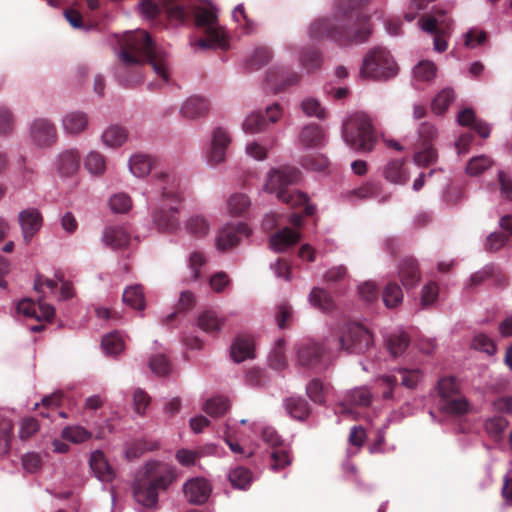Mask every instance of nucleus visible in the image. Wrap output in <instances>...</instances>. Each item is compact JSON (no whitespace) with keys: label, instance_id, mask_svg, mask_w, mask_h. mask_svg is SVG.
<instances>
[{"label":"nucleus","instance_id":"1","mask_svg":"<svg viewBox=\"0 0 512 512\" xmlns=\"http://www.w3.org/2000/svg\"><path fill=\"white\" fill-rule=\"evenodd\" d=\"M366 2L368 0H335V11L331 16L318 18L310 24V39H329L340 45L365 42L372 29L355 8Z\"/></svg>","mask_w":512,"mask_h":512},{"label":"nucleus","instance_id":"2","mask_svg":"<svg viewBox=\"0 0 512 512\" xmlns=\"http://www.w3.org/2000/svg\"><path fill=\"white\" fill-rule=\"evenodd\" d=\"M143 196L151 209L152 223L156 229L176 232L180 227L176 214L185 198L180 177L166 170L155 172L147 182Z\"/></svg>","mask_w":512,"mask_h":512},{"label":"nucleus","instance_id":"3","mask_svg":"<svg viewBox=\"0 0 512 512\" xmlns=\"http://www.w3.org/2000/svg\"><path fill=\"white\" fill-rule=\"evenodd\" d=\"M118 57L127 66L148 62L156 76L164 83L170 81L172 60L169 53L156 47L145 30L126 31L119 40Z\"/></svg>","mask_w":512,"mask_h":512},{"label":"nucleus","instance_id":"4","mask_svg":"<svg viewBox=\"0 0 512 512\" xmlns=\"http://www.w3.org/2000/svg\"><path fill=\"white\" fill-rule=\"evenodd\" d=\"M174 473L170 465L161 461H149L137 479L133 495L135 501L144 508L157 504L158 492L166 489L173 481Z\"/></svg>","mask_w":512,"mask_h":512},{"label":"nucleus","instance_id":"5","mask_svg":"<svg viewBox=\"0 0 512 512\" xmlns=\"http://www.w3.org/2000/svg\"><path fill=\"white\" fill-rule=\"evenodd\" d=\"M195 25L205 38L190 39V46L194 52L207 49H227V33L219 24L216 8L211 4L197 5L192 8Z\"/></svg>","mask_w":512,"mask_h":512},{"label":"nucleus","instance_id":"6","mask_svg":"<svg viewBox=\"0 0 512 512\" xmlns=\"http://www.w3.org/2000/svg\"><path fill=\"white\" fill-rule=\"evenodd\" d=\"M300 179V172L294 167L283 166L272 169L268 173L263 191L275 194L279 201L292 207L305 205V214L312 216L316 210L314 205L307 204V195L301 192H291L288 186L295 184Z\"/></svg>","mask_w":512,"mask_h":512},{"label":"nucleus","instance_id":"7","mask_svg":"<svg viewBox=\"0 0 512 512\" xmlns=\"http://www.w3.org/2000/svg\"><path fill=\"white\" fill-rule=\"evenodd\" d=\"M343 138L353 149L371 151L374 148L376 136L369 116L363 112L352 114L343 124Z\"/></svg>","mask_w":512,"mask_h":512},{"label":"nucleus","instance_id":"8","mask_svg":"<svg viewBox=\"0 0 512 512\" xmlns=\"http://www.w3.org/2000/svg\"><path fill=\"white\" fill-rule=\"evenodd\" d=\"M398 73L392 54L382 46L368 50L363 58L359 75L363 79L386 80Z\"/></svg>","mask_w":512,"mask_h":512},{"label":"nucleus","instance_id":"9","mask_svg":"<svg viewBox=\"0 0 512 512\" xmlns=\"http://www.w3.org/2000/svg\"><path fill=\"white\" fill-rule=\"evenodd\" d=\"M296 363L299 366L322 369L334 358L333 341L327 337L322 343L312 339L300 341L295 346Z\"/></svg>","mask_w":512,"mask_h":512},{"label":"nucleus","instance_id":"10","mask_svg":"<svg viewBox=\"0 0 512 512\" xmlns=\"http://www.w3.org/2000/svg\"><path fill=\"white\" fill-rule=\"evenodd\" d=\"M331 338L334 353L339 350H345L349 353H365L373 343L369 330L359 324H348L343 328L338 338Z\"/></svg>","mask_w":512,"mask_h":512},{"label":"nucleus","instance_id":"11","mask_svg":"<svg viewBox=\"0 0 512 512\" xmlns=\"http://www.w3.org/2000/svg\"><path fill=\"white\" fill-rule=\"evenodd\" d=\"M419 25L423 31L434 35L433 48L436 52L446 51L448 48L447 38L452 31L450 21L429 17L421 19Z\"/></svg>","mask_w":512,"mask_h":512},{"label":"nucleus","instance_id":"12","mask_svg":"<svg viewBox=\"0 0 512 512\" xmlns=\"http://www.w3.org/2000/svg\"><path fill=\"white\" fill-rule=\"evenodd\" d=\"M371 400L372 394L367 387L353 388L346 392L343 401L339 403L335 413L343 417L347 416L355 419L357 413L351 406H368Z\"/></svg>","mask_w":512,"mask_h":512},{"label":"nucleus","instance_id":"13","mask_svg":"<svg viewBox=\"0 0 512 512\" xmlns=\"http://www.w3.org/2000/svg\"><path fill=\"white\" fill-rule=\"evenodd\" d=\"M29 139L38 148H47L55 143L57 134L54 124L45 118L33 120L28 128Z\"/></svg>","mask_w":512,"mask_h":512},{"label":"nucleus","instance_id":"14","mask_svg":"<svg viewBox=\"0 0 512 512\" xmlns=\"http://www.w3.org/2000/svg\"><path fill=\"white\" fill-rule=\"evenodd\" d=\"M213 491L211 482L202 476L193 477L183 485L186 500L194 505H201L208 501Z\"/></svg>","mask_w":512,"mask_h":512},{"label":"nucleus","instance_id":"15","mask_svg":"<svg viewBox=\"0 0 512 512\" xmlns=\"http://www.w3.org/2000/svg\"><path fill=\"white\" fill-rule=\"evenodd\" d=\"M238 234L248 237L251 234V229L245 223H240L237 226H222L214 240L216 250L224 252L236 246L239 243Z\"/></svg>","mask_w":512,"mask_h":512},{"label":"nucleus","instance_id":"16","mask_svg":"<svg viewBox=\"0 0 512 512\" xmlns=\"http://www.w3.org/2000/svg\"><path fill=\"white\" fill-rule=\"evenodd\" d=\"M16 309L19 315L38 321H51L55 313L54 307L43 302L42 299L37 302L31 299H23L18 302Z\"/></svg>","mask_w":512,"mask_h":512},{"label":"nucleus","instance_id":"17","mask_svg":"<svg viewBox=\"0 0 512 512\" xmlns=\"http://www.w3.org/2000/svg\"><path fill=\"white\" fill-rule=\"evenodd\" d=\"M226 318L213 309L200 311L195 319V326L210 336L220 334L225 326Z\"/></svg>","mask_w":512,"mask_h":512},{"label":"nucleus","instance_id":"18","mask_svg":"<svg viewBox=\"0 0 512 512\" xmlns=\"http://www.w3.org/2000/svg\"><path fill=\"white\" fill-rule=\"evenodd\" d=\"M183 229L186 234L195 239H204L211 232L212 222L206 214L193 212L184 220Z\"/></svg>","mask_w":512,"mask_h":512},{"label":"nucleus","instance_id":"19","mask_svg":"<svg viewBox=\"0 0 512 512\" xmlns=\"http://www.w3.org/2000/svg\"><path fill=\"white\" fill-rule=\"evenodd\" d=\"M81 159V153L78 149L68 148L63 150L55 161L56 171L62 177H71L79 171Z\"/></svg>","mask_w":512,"mask_h":512},{"label":"nucleus","instance_id":"20","mask_svg":"<svg viewBox=\"0 0 512 512\" xmlns=\"http://www.w3.org/2000/svg\"><path fill=\"white\" fill-rule=\"evenodd\" d=\"M18 218L23 239L28 244L42 227V216L37 209L27 208L19 213Z\"/></svg>","mask_w":512,"mask_h":512},{"label":"nucleus","instance_id":"21","mask_svg":"<svg viewBox=\"0 0 512 512\" xmlns=\"http://www.w3.org/2000/svg\"><path fill=\"white\" fill-rule=\"evenodd\" d=\"M301 239V233L295 229L284 227L271 235L269 240L270 248L274 252H285Z\"/></svg>","mask_w":512,"mask_h":512},{"label":"nucleus","instance_id":"22","mask_svg":"<svg viewBox=\"0 0 512 512\" xmlns=\"http://www.w3.org/2000/svg\"><path fill=\"white\" fill-rule=\"evenodd\" d=\"M90 467L95 475V477L102 483L107 484L110 483L114 477L115 473L113 468L108 463L106 457L103 452L96 450L91 453L89 460Z\"/></svg>","mask_w":512,"mask_h":512},{"label":"nucleus","instance_id":"23","mask_svg":"<svg viewBox=\"0 0 512 512\" xmlns=\"http://www.w3.org/2000/svg\"><path fill=\"white\" fill-rule=\"evenodd\" d=\"M209 111V102L202 96H191L183 101L180 114L187 119H197L205 116Z\"/></svg>","mask_w":512,"mask_h":512},{"label":"nucleus","instance_id":"24","mask_svg":"<svg viewBox=\"0 0 512 512\" xmlns=\"http://www.w3.org/2000/svg\"><path fill=\"white\" fill-rule=\"evenodd\" d=\"M88 126V117L82 111H69L62 117V128L66 134L78 135Z\"/></svg>","mask_w":512,"mask_h":512},{"label":"nucleus","instance_id":"25","mask_svg":"<svg viewBox=\"0 0 512 512\" xmlns=\"http://www.w3.org/2000/svg\"><path fill=\"white\" fill-rule=\"evenodd\" d=\"M154 158L145 153H134L128 160V168L138 178L147 176L154 166Z\"/></svg>","mask_w":512,"mask_h":512},{"label":"nucleus","instance_id":"26","mask_svg":"<svg viewBox=\"0 0 512 512\" xmlns=\"http://www.w3.org/2000/svg\"><path fill=\"white\" fill-rule=\"evenodd\" d=\"M232 359L239 363L254 357V341L250 336H239L230 349Z\"/></svg>","mask_w":512,"mask_h":512},{"label":"nucleus","instance_id":"27","mask_svg":"<svg viewBox=\"0 0 512 512\" xmlns=\"http://www.w3.org/2000/svg\"><path fill=\"white\" fill-rule=\"evenodd\" d=\"M128 139V132L119 125L108 126L101 135L103 146L108 149H117L125 144Z\"/></svg>","mask_w":512,"mask_h":512},{"label":"nucleus","instance_id":"28","mask_svg":"<svg viewBox=\"0 0 512 512\" xmlns=\"http://www.w3.org/2000/svg\"><path fill=\"white\" fill-rule=\"evenodd\" d=\"M103 242L113 249L126 247L130 242V234L122 226H110L103 232Z\"/></svg>","mask_w":512,"mask_h":512},{"label":"nucleus","instance_id":"29","mask_svg":"<svg viewBox=\"0 0 512 512\" xmlns=\"http://www.w3.org/2000/svg\"><path fill=\"white\" fill-rule=\"evenodd\" d=\"M383 176L392 184L403 185L407 182L409 173L403 160H393L384 166Z\"/></svg>","mask_w":512,"mask_h":512},{"label":"nucleus","instance_id":"30","mask_svg":"<svg viewBox=\"0 0 512 512\" xmlns=\"http://www.w3.org/2000/svg\"><path fill=\"white\" fill-rule=\"evenodd\" d=\"M385 345L392 357L396 358L404 353L408 347L409 340L407 334L400 330H394L384 336Z\"/></svg>","mask_w":512,"mask_h":512},{"label":"nucleus","instance_id":"31","mask_svg":"<svg viewBox=\"0 0 512 512\" xmlns=\"http://www.w3.org/2000/svg\"><path fill=\"white\" fill-rule=\"evenodd\" d=\"M83 165L86 171L94 177H101L106 172V158L97 150H90L85 155Z\"/></svg>","mask_w":512,"mask_h":512},{"label":"nucleus","instance_id":"32","mask_svg":"<svg viewBox=\"0 0 512 512\" xmlns=\"http://www.w3.org/2000/svg\"><path fill=\"white\" fill-rule=\"evenodd\" d=\"M399 278L406 289H412L418 284L420 273L414 260L407 259L400 264Z\"/></svg>","mask_w":512,"mask_h":512},{"label":"nucleus","instance_id":"33","mask_svg":"<svg viewBox=\"0 0 512 512\" xmlns=\"http://www.w3.org/2000/svg\"><path fill=\"white\" fill-rule=\"evenodd\" d=\"M310 305L322 312H331L335 308L333 298L322 288L314 287L308 296Z\"/></svg>","mask_w":512,"mask_h":512},{"label":"nucleus","instance_id":"34","mask_svg":"<svg viewBox=\"0 0 512 512\" xmlns=\"http://www.w3.org/2000/svg\"><path fill=\"white\" fill-rule=\"evenodd\" d=\"M299 140L304 148H317L324 144L325 135L318 126L310 125L302 129Z\"/></svg>","mask_w":512,"mask_h":512},{"label":"nucleus","instance_id":"35","mask_svg":"<svg viewBox=\"0 0 512 512\" xmlns=\"http://www.w3.org/2000/svg\"><path fill=\"white\" fill-rule=\"evenodd\" d=\"M161 4L171 22L183 24L186 21L188 11L180 0H161Z\"/></svg>","mask_w":512,"mask_h":512},{"label":"nucleus","instance_id":"36","mask_svg":"<svg viewBox=\"0 0 512 512\" xmlns=\"http://www.w3.org/2000/svg\"><path fill=\"white\" fill-rule=\"evenodd\" d=\"M441 410L451 416H461L470 411V404L466 398L455 396L439 402Z\"/></svg>","mask_w":512,"mask_h":512},{"label":"nucleus","instance_id":"37","mask_svg":"<svg viewBox=\"0 0 512 512\" xmlns=\"http://www.w3.org/2000/svg\"><path fill=\"white\" fill-rule=\"evenodd\" d=\"M457 122L461 126H472L481 137L487 138L490 135V128L486 123L475 121V115L472 109L465 108L457 115Z\"/></svg>","mask_w":512,"mask_h":512},{"label":"nucleus","instance_id":"38","mask_svg":"<svg viewBox=\"0 0 512 512\" xmlns=\"http://www.w3.org/2000/svg\"><path fill=\"white\" fill-rule=\"evenodd\" d=\"M455 92L452 88H444L436 94L431 101V110L437 115H443L455 100Z\"/></svg>","mask_w":512,"mask_h":512},{"label":"nucleus","instance_id":"39","mask_svg":"<svg viewBox=\"0 0 512 512\" xmlns=\"http://www.w3.org/2000/svg\"><path fill=\"white\" fill-rule=\"evenodd\" d=\"M101 347L107 356H116L123 352L125 339L119 332L114 331L103 336Z\"/></svg>","mask_w":512,"mask_h":512},{"label":"nucleus","instance_id":"40","mask_svg":"<svg viewBox=\"0 0 512 512\" xmlns=\"http://www.w3.org/2000/svg\"><path fill=\"white\" fill-rule=\"evenodd\" d=\"M122 300L126 305L139 311L146 307L143 289L138 284L128 286L123 292Z\"/></svg>","mask_w":512,"mask_h":512},{"label":"nucleus","instance_id":"41","mask_svg":"<svg viewBox=\"0 0 512 512\" xmlns=\"http://www.w3.org/2000/svg\"><path fill=\"white\" fill-rule=\"evenodd\" d=\"M287 413L294 419L303 421L310 413L308 403L300 397H289L284 402Z\"/></svg>","mask_w":512,"mask_h":512},{"label":"nucleus","instance_id":"42","mask_svg":"<svg viewBox=\"0 0 512 512\" xmlns=\"http://www.w3.org/2000/svg\"><path fill=\"white\" fill-rule=\"evenodd\" d=\"M437 67L430 60L419 61L413 68V79L417 83H429L434 80Z\"/></svg>","mask_w":512,"mask_h":512},{"label":"nucleus","instance_id":"43","mask_svg":"<svg viewBox=\"0 0 512 512\" xmlns=\"http://www.w3.org/2000/svg\"><path fill=\"white\" fill-rule=\"evenodd\" d=\"M224 441L228 445L230 450L237 455L238 459L249 458L253 456L255 453V450L253 448L246 450L243 446H241L238 442L235 441L233 425L229 421L225 423Z\"/></svg>","mask_w":512,"mask_h":512},{"label":"nucleus","instance_id":"44","mask_svg":"<svg viewBox=\"0 0 512 512\" xmlns=\"http://www.w3.org/2000/svg\"><path fill=\"white\" fill-rule=\"evenodd\" d=\"M207 262L206 256L200 251L191 252L186 260V266L189 270L187 280L197 281L201 277V269Z\"/></svg>","mask_w":512,"mask_h":512},{"label":"nucleus","instance_id":"45","mask_svg":"<svg viewBox=\"0 0 512 512\" xmlns=\"http://www.w3.org/2000/svg\"><path fill=\"white\" fill-rule=\"evenodd\" d=\"M382 299L386 308H397L403 302V292L401 287L396 283H388L383 289Z\"/></svg>","mask_w":512,"mask_h":512},{"label":"nucleus","instance_id":"46","mask_svg":"<svg viewBox=\"0 0 512 512\" xmlns=\"http://www.w3.org/2000/svg\"><path fill=\"white\" fill-rule=\"evenodd\" d=\"M227 211L232 216L242 215L251 205L250 198L244 193H234L227 199Z\"/></svg>","mask_w":512,"mask_h":512},{"label":"nucleus","instance_id":"47","mask_svg":"<svg viewBox=\"0 0 512 512\" xmlns=\"http://www.w3.org/2000/svg\"><path fill=\"white\" fill-rule=\"evenodd\" d=\"M437 390L440 401H445L458 395L460 384L453 376L443 377L438 381Z\"/></svg>","mask_w":512,"mask_h":512},{"label":"nucleus","instance_id":"48","mask_svg":"<svg viewBox=\"0 0 512 512\" xmlns=\"http://www.w3.org/2000/svg\"><path fill=\"white\" fill-rule=\"evenodd\" d=\"M266 128V120L259 111L249 113L242 123V129L247 134H256Z\"/></svg>","mask_w":512,"mask_h":512},{"label":"nucleus","instance_id":"49","mask_svg":"<svg viewBox=\"0 0 512 512\" xmlns=\"http://www.w3.org/2000/svg\"><path fill=\"white\" fill-rule=\"evenodd\" d=\"M230 407V403L227 398L224 397H212L205 401L203 404V410L211 417L218 418L222 416Z\"/></svg>","mask_w":512,"mask_h":512},{"label":"nucleus","instance_id":"50","mask_svg":"<svg viewBox=\"0 0 512 512\" xmlns=\"http://www.w3.org/2000/svg\"><path fill=\"white\" fill-rule=\"evenodd\" d=\"M492 165V159L486 155L472 157L466 165V174L471 177L479 176Z\"/></svg>","mask_w":512,"mask_h":512},{"label":"nucleus","instance_id":"51","mask_svg":"<svg viewBox=\"0 0 512 512\" xmlns=\"http://www.w3.org/2000/svg\"><path fill=\"white\" fill-rule=\"evenodd\" d=\"M400 376L401 385L413 389L421 381L423 374L418 368L401 367L396 370Z\"/></svg>","mask_w":512,"mask_h":512},{"label":"nucleus","instance_id":"52","mask_svg":"<svg viewBox=\"0 0 512 512\" xmlns=\"http://www.w3.org/2000/svg\"><path fill=\"white\" fill-rule=\"evenodd\" d=\"M109 207L113 213L123 214L132 208L131 197L125 192H117L110 196Z\"/></svg>","mask_w":512,"mask_h":512},{"label":"nucleus","instance_id":"53","mask_svg":"<svg viewBox=\"0 0 512 512\" xmlns=\"http://www.w3.org/2000/svg\"><path fill=\"white\" fill-rule=\"evenodd\" d=\"M230 483L238 489H246L252 482L251 472L244 467H236L228 474Z\"/></svg>","mask_w":512,"mask_h":512},{"label":"nucleus","instance_id":"54","mask_svg":"<svg viewBox=\"0 0 512 512\" xmlns=\"http://www.w3.org/2000/svg\"><path fill=\"white\" fill-rule=\"evenodd\" d=\"M439 296V286L434 281L427 282L421 289L420 304L422 308L433 306Z\"/></svg>","mask_w":512,"mask_h":512},{"label":"nucleus","instance_id":"55","mask_svg":"<svg viewBox=\"0 0 512 512\" xmlns=\"http://www.w3.org/2000/svg\"><path fill=\"white\" fill-rule=\"evenodd\" d=\"M61 436L64 440L70 441L74 444L82 443L91 437V433L82 426H67L62 432Z\"/></svg>","mask_w":512,"mask_h":512},{"label":"nucleus","instance_id":"56","mask_svg":"<svg viewBox=\"0 0 512 512\" xmlns=\"http://www.w3.org/2000/svg\"><path fill=\"white\" fill-rule=\"evenodd\" d=\"M300 107L303 113L309 117L325 118V108L321 105L320 101L314 97H306L303 99Z\"/></svg>","mask_w":512,"mask_h":512},{"label":"nucleus","instance_id":"57","mask_svg":"<svg viewBox=\"0 0 512 512\" xmlns=\"http://www.w3.org/2000/svg\"><path fill=\"white\" fill-rule=\"evenodd\" d=\"M231 279L224 271H217L209 277V287L215 293H224L231 286Z\"/></svg>","mask_w":512,"mask_h":512},{"label":"nucleus","instance_id":"58","mask_svg":"<svg viewBox=\"0 0 512 512\" xmlns=\"http://www.w3.org/2000/svg\"><path fill=\"white\" fill-rule=\"evenodd\" d=\"M149 366L151 371L157 376H165L171 371L169 360L166 355L161 352H158L151 357Z\"/></svg>","mask_w":512,"mask_h":512},{"label":"nucleus","instance_id":"59","mask_svg":"<svg viewBox=\"0 0 512 512\" xmlns=\"http://www.w3.org/2000/svg\"><path fill=\"white\" fill-rule=\"evenodd\" d=\"M175 459L183 467L196 466L200 460L197 448H180L175 453Z\"/></svg>","mask_w":512,"mask_h":512},{"label":"nucleus","instance_id":"60","mask_svg":"<svg viewBox=\"0 0 512 512\" xmlns=\"http://www.w3.org/2000/svg\"><path fill=\"white\" fill-rule=\"evenodd\" d=\"M271 59V52L269 48L265 46L257 47L253 50L251 53V56L248 60V65L251 68L258 69L264 64L268 63V61Z\"/></svg>","mask_w":512,"mask_h":512},{"label":"nucleus","instance_id":"61","mask_svg":"<svg viewBox=\"0 0 512 512\" xmlns=\"http://www.w3.org/2000/svg\"><path fill=\"white\" fill-rule=\"evenodd\" d=\"M397 382L398 378L395 375H382L375 380L377 387L383 389L382 398L385 400L392 398Z\"/></svg>","mask_w":512,"mask_h":512},{"label":"nucleus","instance_id":"62","mask_svg":"<svg viewBox=\"0 0 512 512\" xmlns=\"http://www.w3.org/2000/svg\"><path fill=\"white\" fill-rule=\"evenodd\" d=\"M472 347L488 355H494L496 352V346L493 340L483 333L475 335L472 340Z\"/></svg>","mask_w":512,"mask_h":512},{"label":"nucleus","instance_id":"63","mask_svg":"<svg viewBox=\"0 0 512 512\" xmlns=\"http://www.w3.org/2000/svg\"><path fill=\"white\" fill-rule=\"evenodd\" d=\"M366 438L365 430L361 426H354L349 435L350 448L348 449L349 455H354L358 452L359 448L363 445Z\"/></svg>","mask_w":512,"mask_h":512},{"label":"nucleus","instance_id":"64","mask_svg":"<svg viewBox=\"0 0 512 512\" xmlns=\"http://www.w3.org/2000/svg\"><path fill=\"white\" fill-rule=\"evenodd\" d=\"M306 393L314 403L323 404L325 402L324 385L317 379H313L307 384Z\"/></svg>","mask_w":512,"mask_h":512}]
</instances>
